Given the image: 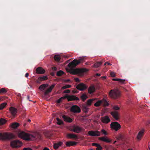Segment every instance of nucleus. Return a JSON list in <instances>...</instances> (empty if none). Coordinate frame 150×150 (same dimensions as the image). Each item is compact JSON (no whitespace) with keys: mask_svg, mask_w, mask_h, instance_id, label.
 <instances>
[{"mask_svg":"<svg viewBox=\"0 0 150 150\" xmlns=\"http://www.w3.org/2000/svg\"><path fill=\"white\" fill-rule=\"evenodd\" d=\"M149 150H150V147L149 146Z\"/></svg>","mask_w":150,"mask_h":150,"instance_id":"obj_62","label":"nucleus"},{"mask_svg":"<svg viewBox=\"0 0 150 150\" xmlns=\"http://www.w3.org/2000/svg\"><path fill=\"white\" fill-rule=\"evenodd\" d=\"M110 127L116 131L118 130L121 127L120 125L117 122H113L110 124Z\"/></svg>","mask_w":150,"mask_h":150,"instance_id":"obj_7","label":"nucleus"},{"mask_svg":"<svg viewBox=\"0 0 150 150\" xmlns=\"http://www.w3.org/2000/svg\"><path fill=\"white\" fill-rule=\"evenodd\" d=\"M71 85L69 84H67L66 85H65V86H63L62 87V89H66L67 88H71Z\"/></svg>","mask_w":150,"mask_h":150,"instance_id":"obj_42","label":"nucleus"},{"mask_svg":"<svg viewBox=\"0 0 150 150\" xmlns=\"http://www.w3.org/2000/svg\"><path fill=\"white\" fill-rule=\"evenodd\" d=\"M75 80L76 82H79V78H75Z\"/></svg>","mask_w":150,"mask_h":150,"instance_id":"obj_52","label":"nucleus"},{"mask_svg":"<svg viewBox=\"0 0 150 150\" xmlns=\"http://www.w3.org/2000/svg\"><path fill=\"white\" fill-rule=\"evenodd\" d=\"M77 143L75 142L70 141L67 142L66 143V145L67 146H74L76 145Z\"/></svg>","mask_w":150,"mask_h":150,"instance_id":"obj_21","label":"nucleus"},{"mask_svg":"<svg viewBox=\"0 0 150 150\" xmlns=\"http://www.w3.org/2000/svg\"><path fill=\"white\" fill-rule=\"evenodd\" d=\"M48 79V77L46 76H43L42 77H40L38 78V80L40 81H42Z\"/></svg>","mask_w":150,"mask_h":150,"instance_id":"obj_30","label":"nucleus"},{"mask_svg":"<svg viewBox=\"0 0 150 150\" xmlns=\"http://www.w3.org/2000/svg\"><path fill=\"white\" fill-rule=\"evenodd\" d=\"M72 129H70V131L77 133H79L82 130L81 127L77 126L74 125L72 127Z\"/></svg>","mask_w":150,"mask_h":150,"instance_id":"obj_13","label":"nucleus"},{"mask_svg":"<svg viewBox=\"0 0 150 150\" xmlns=\"http://www.w3.org/2000/svg\"><path fill=\"white\" fill-rule=\"evenodd\" d=\"M88 70L85 68L83 69H74L72 71V73L74 74H81L84 72H86Z\"/></svg>","mask_w":150,"mask_h":150,"instance_id":"obj_6","label":"nucleus"},{"mask_svg":"<svg viewBox=\"0 0 150 150\" xmlns=\"http://www.w3.org/2000/svg\"><path fill=\"white\" fill-rule=\"evenodd\" d=\"M109 96L112 98L116 99L119 98L120 93L119 90L117 89L111 90L109 93Z\"/></svg>","mask_w":150,"mask_h":150,"instance_id":"obj_3","label":"nucleus"},{"mask_svg":"<svg viewBox=\"0 0 150 150\" xmlns=\"http://www.w3.org/2000/svg\"><path fill=\"white\" fill-rule=\"evenodd\" d=\"M110 75L112 77H114L115 76V74L114 72H111L110 73Z\"/></svg>","mask_w":150,"mask_h":150,"instance_id":"obj_46","label":"nucleus"},{"mask_svg":"<svg viewBox=\"0 0 150 150\" xmlns=\"http://www.w3.org/2000/svg\"><path fill=\"white\" fill-rule=\"evenodd\" d=\"M102 105L103 106H107L109 105V104L105 99L103 98L102 100Z\"/></svg>","mask_w":150,"mask_h":150,"instance_id":"obj_31","label":"nucleus"},{"mask_svg":"<svg viewBox=\"0 0 150 150\" xmlns=\"http://www.w3.org/2000/svg\"><path fill=\"white\" fill-rule=\"evenodd\" d=\"M100 119L102 122L105 124H108L110 122V118L107 115L101 117Z\"/></svg>","mask_w":150,"mask_h":150,"instance_id":"obj_12","label":"nucleus"},{"mask_svg":"<svg viewBox=\"0 0 150 150\" xmlns=\"http://www.w3.org/2000/svg\"><path fill=\"white\" fill-rule=\"evenodd\" d=\"M64 72L60 70L57 72V75L58 76H60L62 74H64Z\"/></svg>","mask_w":150,"mask_h":150,"instance_id":"obj_41","label":"nucleus"},{"mask_svg":"<svg viewBox=\"0 0 150 150\" xmlns=\"http://www.w3.org/2000/svg\"><path fill=\"white\" fill-rule=\"evenodd\" d=\"M81 98L83 101H84L88 98V97L86 93H82L81 96Z\"/></svg>","mask_w":150,"mask_h":150,"instance_id":"obj_25","label":"nucleus"},{"mask_svg":"<svg viewBox=\"0 0 150 150\" xmlns=\"http://www.w3.org/2000/svg\"><path fill=\"white\" fill-rule=\"evenodd\" d=\"M99 144L96 143H94L92 144V145L93 146H95L96 147L98 146Z\"/></svg>","mask_w":150,"mask_h":150,"instance_id":"obj_48","label":"nucleus"},{"mask_svg":"<svg viewBox=\"0 0 150 150\" xmlns=\"http://www.w3.org/2000/svg\"><path fill=\"white\" fill-rule=\"evenodd\" d=\"M43 150H50V149L47 147H45L44 148Z\"/></svg>","mask_w":150,"mask_h":150,"instance_id":"obj_56","label":"nucleus"},{"mask_svg":"<svg viewBox=\"0 0 150 150\" xmlns=\"http://www.w3.org/2000/svg\"><path fill=\"white\" fill-rule=\"evenodd\" d=\"M51 75L53 76L54 75V73L53 72H52L51 73Z\"/></svg>","mask_w":150,"mask_h":150,"instance_id":"obj_59","label":"nucleus"},{"mask_svg":"<svg viewBox=\"0 0 150 150\" xmlns=\"http://www.w3.org/2000/svg\"><path fill=\"white\" fill-rule=\"evenodd\" d=\"M148 124H150V120L148 122Z\"/></svg>","mask_w":150,"mask_h":150,"instance_id":"obj_63","label":"nucleus"},{"mask_svg":"<svg viewBox=\"0 0 150 150\" xmlns=\"http://www.w3.org/2000/svg\"><path fill=\"white\" fill-rule=\"evenodd\" d=\"M96 75L98 76H100L101 75L100 74L97 73L96 74Z\"/></svg>","mask_w":150,"mask_h":150,"instance_id":"obj_57","label":"nucleus"},{"mask_svg":"<svg viewBox=\"0 0 150 150\" xmlns=\"http://www.w3.org/2000/svg\"><path fill=\"white\" fill-rule=\"evenodd\" d=\"M6 122V121L5 119L1 118L0 119V125H3L5 124Z\"/></svg>","mask_w":150,"mask_h":150,"instance_id":"obj_39","label":"nucleus"},{"mask_svg":"<svg viewBox=\"0 0 150 150\" xmlns=\"http://www.w3.org/2000/svg\"><path fill=\"white\" fill-rule=\"evenodd\" d=\"M63 144L61 142H58L54 143V148L55 149H57L58 148L61 146Z\"/></svg>","mask_w":150,"mask_h":150,"instance_id":"obj_23","label":"nucleus"},{"mask_svg":"<svg viewBox=\"0 0 150 150\" xmlns=\"http://www.w3.org/2000/svg\"><path fill=\"white\" fill-rule=\"evenodd\" d=\"M66 96L61 97L59 99H58V100H57V103H61L62 102V100H63L65 98H66Z\"/></svg>","mask_w":150,"mask_h":150,"instance_id":"obj_34","label":"nucleus"},{"mask_svg":"<svg viewBox=\"0 0 150 150\" xmlns=\"http://www.w3.org/2000/svg\"><path fill=\"white\" fill-rule=\"evenodd\" d=\"M96 91L95 86L94 85H91L88 88V92L90 94H91L93 93Z\"/></svg>","mask_w":150,"mask_h":150,"instance_id":"obj_17","label":"nucleus"},{"mask_svg":"<svg viewBox=\"0 0 150 150\" xmlns=\"http://www.w3.org/2000/svg\"><path fill=\"white\" fill-rule=\"evenodd\" d=\"M57 124L58 125H61L64 124L63 122L59 118H57Z\"/></svg>","mask_w":150,"mask_h":150,"instance_id":"obj_36","label":"nucleus"},{"mask_svg":"<svg viewBox=\"0 0 150 150\" xmlns=\"http://www.w3.org/2000/svg\"><path fill=\"white\" fill-rule=\"evenodd\" d=\"M95 150L94 149H89V150Z\"/></svg>","mask_w":150,"mask_h":150,"instance_id":"obj_64","label":"nucleus"},{"mask_svg":"<svg viewBox=\"0 0 150 150\" xmlns=\"http://www.w3.org/2000/svg\"><path fill=\"white\" fill-rule=\"evenodd\" d=\"M106 64L108 65H111V64L110 63H108V62H106L104 64V65H106Z\"/></svg>","mask_w":150,"mask_h":150,"instance_id":"obj_53","label":"nucleus"},{"mask_svg":"<svg viewBox=\"0 0 150 150\" xmlns=\"http://www.w3.org/2000/svg\"><path fill=\"white\" fill-rule=\"evenodd\" d=\"M52 69L54 71H56L57 70V68L55 67H52Z\"/></svg>","mask_w":150,"mask_h":150,"instance_id":"obj_51","label":"nucleus"},{"mask_svg":"<svg viewBox=\"0 0 150 150\" xmlns=\"http://www.w3.org/2000/svg\"><path fill=\"white\" fill-rule=\"evenodd\" d=\"M22 142L21 141L15 140L11 142L10 146L13 148H18L22 146Z\"/></svg>","mask_w":150,"mask_h":150,"instance_id":"obj_5","label":"nucleus"},{"mask_svg":"<svg viewBox=\"0 0 150 150\" xmlns=\"http://www.w3.org/2000/svg\"><path fill=\"white\" fill-rule=\"evenodd\" d=\"M113 108L115 110H117L120 109V108L117 105H115L113 107Z\"/></svg>","mask_w":150,"mask_h":150,"instance_id":"obj_47","label":"nucleus"},{"mask_svg":"<svg viewBox=\"0 0 150 150\" xmlns=\"http://www.w3.org/2000/svg\"><path fill=\"white\" fill-rule=\"evenodd\" d=\"M54 59L57 62H59L61 59V57L59 55H55L54 57Z\"/></svg>","mask_w":150,"mask_h":150,"instance_id":"obj_29","label":"nucleus"},{"mask_svg":"<svg viewBox=\"0 0 150 150\" xmlns=\"http://www.w3.org/2000/svg\"><path fill=\"white\" fill-rule=\"evenodd\" d=\"M70 91L69 90V89H67V90H65L64 92V93H70Z\"/></svg>","mask_w":150,"mask_h":150,"instance_id":"obj_49","label":"nucleus"},{"mask_svg":"<svg viewBox=\"0 0 150 150\" xmlns=\"http://www.w3.org/2000/svg\"><path fill=\"white\" fill-rule=\"evenodd\" d=\"M71 110L75 113H79L81 111L80 108L77 105L72 106L71 108Z\"/></svg>","mask_w":150,"mask_h":150,"instance_id":"obj_9","label":"nucleus"},{"mask_svg":"<svg viewBox=\"0 0 150 150\" xmlns=\"http://www.w3.org/2000/svg\"><path fill=\"white\" fill-rule=\"evenodd\" d=\"M116 142V141H115L114 142H113V143L114 144H115Z\"/></svg>","mask_w":150,"mask_h":150,"instance_id":"obj_61","label":"nucleus"},{"mask_svg":"<svg viewBox=\"0 0 150 150\" xmlns=\"http://www.w3.org/2000/svg\"><path fill=\"white\" fill-rule=\"evenodd\" d=\"M62 117L65 121L69 122H72V119L70 117H69L65 115H63L62 116Z\"/></svg>","mask_w":150,"mask_h":150,"instance_id":"obj_22","label":"nucleus"},{"mask_svg":"<svg viewBox=\"0 0 150 150\" xmlns=\"http://www.w3.org/2000/svg\"><path fill=\"white\" fill-rule=\"evenodd\" d=\"M55 85V84H52L50 88H48L44 93L45 95H47L48 93L50 92L54 87Z\"/></svg>","mask_w":150,"mask_h":150,"instance_id":"obj_20","label":"nucleus"},{"mask_svg":"<svg viewBox=\"0 0 150 150\" xmlns=\"http://www.w3.org/2000/svg\"><path fill=\"white\" fill-rule=\"evenodd\" d=\"M112 80L114 81H118L123 84L125 83V79H112Z\"/></svg>","mask_w":150,"mask_h":150,"instance_id":"obj_28","label":"nucleus"},{"mask_svg":"<svg viewBox=\"0 0 150 150\" xmlns=\"http://www.w3.org/2000/svg\"><path fill=\"white\" fill-rule=\"evenodd\" d=\"M19 126V124L17 122L13 123L11 125V127L13 128H16Z\"/></svg>","mask_w":150,"mask_h":150,"instance_id":"obj_33","label":"nucleus"},{"mask_svg":"<svg viewBox=\"0 0 150 150\" xmlns=\"http://www.w3.org/2000/svg\"><path fill=\"white\" fill-rule=\"evenodd\" d=\"M67 137L69 139H77L78 138L77 136L74 134L68 133L67 134Z\"/></svg>","mask_w":150,"mask_h":150,"instance_id":"obj_15","label":"nucleus"},{"mask_svg":"<svg viewBox=\"0 0 150 150\" xmlns=\"http://www.w3.org/2000/svg\"><path fill=\"white\" fill-rule=\"evenodd\" d=\"M7 105L6 103H1L0 105V110H2Z\"/></svg>","mask_w":150,"mask_h":150,"instance_id":"obj_38","label":"nucleus"},{"mask_svg":"<svg viewBox=\"0 0 150 150\" xmlns=\"http://www.w3.org/2000/svg\"><path fill=\"white\" fill-rule=\"evenodd\" d=\"M94 100V99H90L88 100L87 101V105H90L91 104L92 102Z\"/></svg>","mask_w":150,"mask_h":150,"instance_id":"obj_35","label":"nucleus"},{"mask_svg":"<svg viewBox=\"0 0 150 150\" xmlns=\"http://www.w3.org/2000/svg\"><path fill=\"white\" fill-rule=\"evenodd\" d=\"M102 101L101 100H99L97 101L94 104V106L96 107H98L102 105Z\"/></svg>","mask_w":150,"mask_h":150,"instance_id":"obj_32","label":"nucleus"},{"mask_svg":"<svg viewBox=\"0 0 150 150\" xmlns=\"http://www.w3.org/2000/svg\"><path fill=\"white\" fill-rule=\"evenodd\" d=\"M18 136L19 137L27 141L33 140L35 139L39 140L41 139V135L39 133L37 134L35 136L32 134L25 133L24 132L21 131L18 134Z\"/></svg>","mask_w":150,"mask_h":150,"instance_id":"obj_1","label":"nucleus"},{"mask_svg":"<svg viewBox=\"0 0 150 150\" xmlns=\"http://www.w3.org/2000/svg\"><path fill=\"white\" fill-rule=\"evenodd\" d=\"M110 114L116 120H117L119 119V114L117 111H114L111 112Z\"/></svg>","mask_w":150,"mask_h":150,"instance_id":"obj_16","label":"nucleus"},{"mask_svg":"<svg viewBox=\"0 0 150 150\" xmlns=\"http://www.w3.org/2000/svg\"><path fill=\"white\" fill-rule=\"evenodd\" d=\"M14 138L13 134L9 132L0 133V139L2 140H9Z\"/></svg>","mask_w":150,"mask_h":150,"instance_id":"obj_2","label":"nucleus"},{"mask_svg":"<svg viewBox=\"0 0 150 150\" xmlns=\"http://www.w3.org/2000/svg\"><path fill=\"white\" fill-rule=\"evenodd\" d=\"M48 86V84H43L41 85L39 87V89L42 91L44 90L45 88L47 87Z\"/></svg>","mask_w":150,"mask_h":150,"instance_id":"obj_27","label":"nucleus"},{"mask_svg":"<svg viewBox=\"0 0 150 150\" xmlns=\"http://www.w3.org/2000/svg\"><path fill=\"white\" fill-rule=\"evenodd\" d=\"M28 121L29 122H31V120H30V119H28Z\"/></svg>","mask_w":150,"mask_h":150,"instance_id":"obj_60","label":"nucleus"},{"mask_svg":"<svg viewBox=\"0 0 150 150\" xmlns=\"http://www.w3.org/2000/svg\"><path fill=\"white\" fill-rule=\"evenodd\" d=\"M144 132V130H142L139 132L137 137V139H141V138L143 135Z\"/></svg>","mask_w":150,"mask_h":150,"instance_id":"obj_24","label":"nucleus"},{"mask_svg":"<svg viewBox=\"0 0 150 150\" xmlns=\"http://www.w3.org/2000/svg\"><path fill=\"white\" fill-rule=\"evenodd\" d=\"M102 64L101 62H98L95 63L94 64V66L96 67H99Z\"/></svg>","mask_w":150,"mask_h":150,"instance_id":"obj_40","label":"nucleus"},{"mask_svg":"<svg viewBox=\"0 0 150 150\" xmlns=\"http://www.w3.org/2000/svg\"><path fill=\"white\" fill-rule=\"evenodd\" d=\"M88 135L90 136L95 137L100 136V133L97 131L91 130L88 132Z\"/></svg>","mask_w":150,"mask_h":150,"instance_id":"obj_8","label":"nucleus"},{"mask_svg":"<svg viewBox=\"0 0 150 150\" xmlns=\"http://www.w3.org/2000/svg\"><path fill=\"white\" fill-rule=\"evenodd\" d=\"M82 110L85 113H87L88 110V108L86 105H82Z\"/></svg>","mask_w":150,"mask_h":150,"instance_id":"obj_26","label":"nucleus"},{"mask_svg":"<svg viewBox=\"0 0 150 150\" xmlns=\"http://www.w3.org/2000/svg\"><path fill=\"white\" fill-rule=\"evenodd\" d=\"M84 57H81L79 59H74L68 64V67L70 68L75 67L77 65L82 62L84 60Z\"/></svg>","mask_w":150,"mask_h":150,"instance_id":"obj_4","label":"nucleus"},{"mask_svg":"<svg viewBox=\"0 0 150 150\" xmlns=\"http://www.w3.org/2000/svg\"><path fill=\"white\" fill-rule=\"evenodd\" d=\"M23 150H32V149L28 147L24 148Z\"/></svg>","mask_w":150,"mask_h":150,"instance_id":"obj_50","label":"nucleus"},{"mask_svg":"<svg viewBox=\"0 0 150 150\" xmlns=\"http://www.w3.org/2000/svg\"><path fill=\"white\" fill-rule=\"evenodd\" d=\"M29 98H30V96H27V99L28 100H29L30 101H32V100H30V99H29Z\"/></svg>","mask_w":150,"mask_h":150,"instance_id":"obj_58","label":"nucleus"},{"mask_svg":"<svg viewBox=\"0 0 150 150\" xmlns=\"http://www.w3.org/2000/svg\"><path fill=\"white\" fill-rule=\"evenodd\" d=\"M72 92L74 93H78V91L76 90H73Z\"/></svg>","mask_w":150,"mask_h":150,"instance_id":"obj_54","label":"nucleus"},{"mask_svg":"<svg viewBox=\"0 0 150 150\" xmlns=\"http://www.w3.org/2000/svg\"><path fill=\"white\" fill-rule=\"evenodd\" d=\"M28 76H29V74L28 73H26L25 76V77H26V78H28Z\"/></svg>","mask_w":150,"mask_h":150,"instance_id":"obj_55","label":"nucleus"},{"mask_svg":"<svg viewBox=\"0 0 150 150\" xmlns=\"http://www.w3.org/2000/svg\"><path fill=\"white\" fill-rule=\"evenodd\" d=\"M98 139L102 141L105 142L107 143H110L111 141V140H110L108 139L107 137L105 136L99 137Z\"/></svg>","mask_w":150,"mask_h":150,"instance_id":"obj_18","label":"nucleus"},{"mask_svg":"<svg viewBox=\"0 0 150 150\" xmlns=\"http://www.w3.org/2000/svg\"><path fill=\"white\" fill-rule=\"evenodd\" d=\"M9 111L11 115L15 117L17 112V109L13 107H11L9 108Z\"/></svg>","mask_w":150,"mask_h":150,"instance_id":"obj_14","label":"nucleus"},{"mask_svg":"<svg viewBox=\"0 0 150 150\" xmlns=\"http://www.w3.org/2000/svg\"><path fill=\"white\" fill-rule=\"evenodd\" d=\"M97 147L96 149V150H102L103 149L102 147L100 144Z\"/></svg>","mask_w":150,"mask_h":150,"instance_id":"obj_44","label":"nucleus"},{"mask_svg":"<svg viewBox=\"0 0 150 150\" xmlns=\"http://www.w3.org/2000/svg\"><path fill=\"white\" fill-rule=\"evenodd\" d=\"M101 132L103 134H104V135H107L108 134V133H107V132L104 129H102L101 130Z\"/></svg>","mask_w":150,"mask_h":150,"instance_id":"obj_45","label":"nucleus"},{"mask_svg":"<svg viewBox=\"0 0 150 150\" xmlns=\"http://www.w3.org/2000/svg\"><path fill=\"white\" fill-rule=\"evenodd\" d=\"M7 92V91L5 88H2L0 89V94H3L6 93Z\"/></svg>","mask_w":150,"mask_h":150,"instance_id":"obj_37","label":"nucleus"},{"mask_svg":"<svg viewBox=\"0 0 150 150\" xmlns=\"http://www.w3.org/2000/svg\"><path fill=\"white\" fill-rule=\"evenodd\" d=\"M116 138L117 140H120L122 139V136L121 134H120L116 137Z\"/></svg>","mask_w":150,"mask_h":150,"instance_id":"obj_43","label":"nucleus"},{"mask_svg":"<svg viewBox=\"0 0 150 150\" xmlns=\"http://www.w3.org/2000/svg\"><path fill=\"white\" fill-rule=\"evenodd\" d=\"M45 70L41 67H39L36 69V72L38 74H43L45 73Z\"/></svg>","mask_w":150,"mask_h":150,"instance_id":"obj_19","label":"nucleus"},{"mask_svg":"<svg viewBox=\"0 0 150 150\" xmlns=\"http://www.w3.org/2000/svg\"><path fill=\"white\" fill-rule=\"evenodd\" d=\"M76 88L81 91H83L87 89V87L83 83H80L76 86Z\"/></svg>","mask_w":150,"mask_h":150,"instance_id":"obj_10","label":"nucleus"},{"mask_svg":"<svg viewBox=\"0 0 150 150\" xmlns=\"http://www.w3.org/2000/svg\"><path fill=\"white\" fill-rule=\"evenodd\" d=\"M66 98L67 99L68 101L72 100H79V98L74 95H66Z\"/></svg>","mask_w":150,"mask_h":150,"instance_id":"obj_11","label":"nucleus"}]
</instances>
